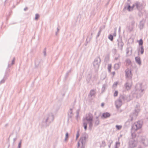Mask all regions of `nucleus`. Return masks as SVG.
<instances>
[{
  "mask_svg": "<svg viewBox=\"0 0 148 148\" xmlns=\"http://www.w3.org/2000/svg\"><path fill=\"white\" fill-rule=\"evenodd\" d=\"M122 102L123 101H125V95H121L119 97V99Z\"/></svg>",
  "mask_w": 148,
  "mask_h": 148,
  "instance_id": "obj_25",
  "label": "nucleus"
},
{
  "mask_svg": "<svg viewBox=\"0 0 148 148\" xmlns=\"http://www.w3.org/2000/svg\"><path fill=\"white\" fill-rule=\"evenodd\" d=\"M127 28L128 30L130 32H131L133 30L134 27L131 26V25H129L127 26Z\"/></svg>",
  "mask_w": 148,
  "mask_h": 148,
  "instance_id": "obj_29",
  "label": "nucleus"
},
{
  "mask_svg": "<svg viewBox=\"0 0 148 148\" xmlns=\"http://www.w3.org/2000/svg\"><path fill=\"white\" fill-rule=\"evenodd\" d=\"M43 53L44 54V56H46V48H45L43 51Z\"/></svg>",
  "mask_w": 148,
  "mask_h": 148,
  "instance_id": "obj_47",
  "label": "nucleus"
},
{
  "mask_svg": "<svg viewBox=\"0 0 148 148\" xmlns=\"http://www.w3.org/2000/svg\"><path fill=\"white\" fill-rule=\"evenodd\" d=\"M92 33H91L90 36H88L86 40V41L87 42V44L89 42L92 38Z\"/></svg>",
  "mask_w": 148,
  "mask_h": 148,
  "instance_id": "obj_21",
  "label": "nucleus"
},
{
  "mask_svg": "<svg viewBox=\"0 0 148 148\" xmlns=\"http://www.w3.org/2000/svg\"><path fill=\"white\" fill-rule=\"evenodd\" d=\"M143 40L142 39H140L139 42V45L140 46H143Z\"/></svg>",
  "mask_w": 148,
  "mask_h": 148,
  "instance_id": "obj_34",
  "label": "nucleus"
},
{
  "mask_svg": "<svg viewBox=\"0 0 148 148\" xmlns=\"http://www.w3.org/2000/svg\"><path fill=\"white\" fill-rule=\"evenodd\" d=\"M88 123L89 124V129L90 130H91L92 129V125H93L92 121H89V122H88Z\"/></svg>",
  "mask_w": 148,
  "mask_h": 148,
  "instance_id": "obj_31",
  "label": "nucleus"
},
{
  "mask_svg": "<svg viewBox=\"0 0 148 148\" xmlns=\"http://www.w3.org/2000/svg\"><path fill=\"white\" fill-rule=\"evenodd\" d=\"M125 101H130L132 99V98L130 95H125Z\"/></svg>",
  "mask_w": 148,
  "mask_h": 148,
  "instance_id": "obj_27",
  "label": "nucleus"
},
{
  "mask_svg": "<svg viewBox=\"0 0 148 148\" xmlns=\"http://www.w3.org/2000/svg\"><path fill=\"white\" fill-rule=\"evenodd\" d=\"M39 17V15L38 14H35V19L36 20H37L38 19Z\"/></svg>",
  "mask_w": 148,
  "mask_h": 148,
  "instance_id": "obj_38",
  "label": "nucleus"
},
{
  "mask_svg": "<svg viewBox=\"0 0 148 148\" xmlns=\"http://www.w3.org/2000/svg\"><path fill=\"white\" fill-rule=\"evenodd\" d=\"M17 139V138H14L13 139V145H14V143H15V141H16V140Z\"/></svg>",
  "mask_w": 148,
  "mask_h": 148,
  "instance_id": "obj_49",
  "label": "nucleus"
},
{
  "mask_svg": "<svg viewBox=\"0 0 148 148\" xmlns=\"http://www.w3.org/2000/svg\"><path fill=\"white\" fill-rule=\"evenodd\" d=\"M135 6L136 8L139 11L142 10L143 7L142 3L138 2L135 3Z\"/></svg>",
  "mask_w": 148,
  "mask_h": 148,
  "instance_id": "obj_9",
  "label": "nucleus"
},
{
  "mask_svg": "<svg viewBox=\"0 0 148 148\" xmlns=\"http://www.w3.org/2000/svg\"><path fill=\"white\" fill-rule=\"evenodd\" d=\"M108 38L111 41H112L113 40V35L112 34H110L108 36Z\"/></svg>",
  "mask_w": 148,
  "mask_h": 148,
  "instance_id": "obj_35",
  "label": "nucleus"
},
{
  "mask_svg": "<svg viewBox=\"0 0 148 148\" xmlns=\"http://www.w3.org/2000/svg\"><path fill=\"white\" fill-rule=\"evenodd\" d=\"M131 136L132 138L129 139L128 145L130 148H134L137 146L138 140L135 133H132Z\"/></svg>",
  "mask_w": 148,
  "mask_h": 148,
  "instance_id": "obj_2",
  "label": "nucleus"
},
{
  "mask_svg": "<svg viewBox=\"0 0 148 148\" xmlns=\"http://www.w3.org/2000/svg\"><path fill=\"white\" fill-rule=\"evenodd\" d=\"M95 91L94 90H90L89 94L88 95L89 97H92V96H94L95 94Z\"/></svg>",
  "mask_w": 148,
  "mask_h": 148,
  "instance_id": "obj_20",
  "label": "nucleus"
},
{
  "mask_svg": "<svg viewBox=\"0 0 148 148\" xmlns=\"http://www.w3.org/2000/svg\"><path fill=\"white\" fill-rule=\"evenodd\" d=\"M128 6L127 7L126 6H125L124 7V9H125L126 8H127V10H128L129 11H130L132 10V9L131 8V6L128 3Z\"/></svg>",
  "mask_w": 148,
  "mask_h": 148,
  "instance_id": "obj_28",
  "label": "nucleus"
},
{
  "mask_svg": "<svg viewBox=\"0 0 148 148\" xmlns=\"http://www.w3.org/2000/svg\"><path fill=\"white\" fill-rule=\"evenodd\" d=\"M115 127L117 130H119L121 128L122 126L121 125H116Z\"/></svg>",
  "mask_w": 148,
  "mask_h": 148,
  "instance_id": "obj_36",
  "label": "nucleus"
},
{
  "mask_svg": "<svg viewBox=\"0 0 148 148\" xmlns=\"http://www.w3.org/2000/svg\"><path fill=\"white\" fill-rule=\"evenodd\" d=\"M125 76L126 79L132 80V74L130 70L127 69L125 70Z\"/></svg>",
  "mask_w": 148,
  "mask_h": 148,
  "instance_id": "obj_6",
  "label": "nucleus"
},
{
  "mask_svg": "<svg viewBox=\"0 0 148 148\" xmlns=\"http://www.w3.org/2000/svg\"><path fill=\"white\" fill-rule=\"evenodd\" d=\"M130 20L131 21L130 25L134 27L135 24V21L134 20V18L132 17H130Z\"/></svg>",
  "mask_w": 148,
  "mask_h": 148,
  "instance_id": "obj_19",
  "label": "nucleus"
},
{
  "mask_svg": "<svg viewBox=\"0 0 148 148\" xmlns=\"http://www.w3.org/2000/svg\"><path fill=\"white\" fill-rule=\"evenodd\" d=\"M119 33L120 31H121V27L120 26L119 27Z\"/></svg>",
  "mask_w": 148,
  "mask_h": 148,
  "instance_id": "obj_59",
  "label": "nucleus"
},
{
  "mask_svg": "<svg viewBox=\"0 0 148 148\" xmlns=\"http://www.w3.org/2000/svg\"><path fill=\"white\" fill-rule=\"evenodd\" d=\"M83 126L84 127L85 130H86L87 129V123L85 121H83Z\"/></svg>",
  "mask_w": 148,
  "mask_h": 148,
  "instance_id": "obj_30",
  "label": "nucleus"
},
{
  "mask_svg": "<svg viewBox=\"0 0 148 148\" xmlns=\"http://www.w3.org/2000/svg\"><path fill=\"white\" fill-rule=\"evenodd\" d=\"M88 138V136L86 134H84L82 136H81L78 142V147L80 146V142L82 144V148H84L86 142V139Z\"/></svg>",
  "mask_w": 148,
  "mask_h": 148,
  "instance_id": "obj_4",
  "label": "nucleus"
},
{
  "mask_svg": "<svg viewBox=\"0 0 148 148\" xmlns=\"http://www.w3.org/2000/svg\"><path fill=\"white\" fill-rule=\"evenodd\" d=\"M138 105H136V108L135 110L130 114V119H129L128 120L129 121H131L136 119L138 115V113L139 111V109L138 107Z\"/></svg>",
  "mask_w": 148,
  "mask_h": 148,
  "instance_id": "obj_3",
  "label": "nucleus"
},
{
  "mask_svg": "<svg viewBox=\"0 0 148 148\" xmlns=\"http://www.w3.org/2000/svg\"><path fill=\"white\" fill-rule=\"evenodd\" d=\"M140 52L141 54H143L144 52V49L143 46H141L138 49V52L139 53V52Z\"/></svg>",
  "mask_w": 148,
  "mask_h": 148,
  "instance_id": "obj_16",
  "label": "nucleus"
},
{
  "mask_svg": "<svg viewBox=\"0 0 148 148\" xmlns=\"http://www.w3.org/2000/svg\"><path fill=\"white\" fill-rule=\"evenodd\" d=\"M102 144H104L105 143V142L104 141H103L102 142Z\"/></svg>",
  "mask_w": 148,
  "mask_h": 148,
  "instance_id": "obj_64",
  "label": "nucleus"
},
{
  "mask_svg": "<svg viewBox=\"0 0 148 148\" xmlns=\"http://www.w3.org/2000/svg\"><path fill=\"white\" fill-rule=\"evenodd\" d=\"M121 64L120 62L116 63L114 66V68L116 70L119 69L121 65Z\"/></svg>",
  "mask_w": 148,
  "mask_h": 148,
  "instance_id": "obj_23",
  "label": "nucleus"
},
{
  "mask_svg": "<svg viewBox=\"0 0 148 148\" xmlns=\"http://www.w3.org/2000/svg\"><path fill=\"white\" fill-rule=\"evenodd\" d=\"M79 114H76V118L77 119V118H78V117L79 116Z\"/></svg>",
  "mask_w": 148,
  "mask_h": 148,
  "instance_id": "obj_63",
  "label": "nucleus"
},
{
  "mask_svg": "<svg viewBox=\"0 0 148 148\" xmlns=\"http://www.w3.org/2000/svg\"><path fill=\"white\" fill-rule=\"evenodd\" d=\"M112 143V140H110L108 141V144H110L111 145V144Z\"/></svg>",
  "mask_w": 148,
  "mask_h": 148,
  "instance_id": "obj_48",
  "label": "nucleus"
},
{
  "mask_svg": "<svg viewBox=\"0 0 148 148\" xmlns=\"http://www.w3.org/2000/svg\"><path fill=\"white\" fill-rule=\"evenodd\" d=\"M27 9H28V8L27 7H26L24 8V10L25 11H26L27 10Z\"/></svg>",
  "mask_w": 148,
  "mask_h": 148,
  "instance_id": "obj_58",
  "label": "nucleus"
},
{
  "mask_svg": "<svg viewBox=\"0 0 148 148\" xmlns=\"http://www.w3.org/2000/svg\"><path fill=\"white\" fill-rule=\"evenodd\" d=\"M79 130H78L77 132V134H76V137H77V138H78L79 136Z\"/></svg>",
  "mask_w": 148,
  "mask_h": 148,
  "instance_id": "obj_43",
  "label": "nucleus"
},
{
  "mask_svg": "<svg viewBox=\"0 0 148 148\" xmlns=\"http://www.w3.org/2000/svg\"><path fill=\"white\" fill-rule=\"evenodd\" d=\"M8 76V75L7 73H5L3 79L0 81V84L4 83Z\"/></svg>",
  "mask_w": 148,
  "mask_h": 148,
  "instance_id": "obj_15",
  "label": "nucleus"
},
{
  "mask_svg": "<svg viewBox=\"0 0 148 148\" xmlns=\"http://www.w3.org/2000/svg\"><path fill=\"white\" fill-rule=\"evenodd\" d=\"M118 84V83L117 82H115L114 84H113V86H116Z\"/></svg>",
  "mask_w": 148,
  "mask_h": 148,
  "instance_id": "obj_54",
  "label": "nucleus"
},
{
  "mask_svg": "<svg viewBox=\"0 0 148 148\" xmlns=\"http://www.w3.org/2000/svg\"><path fill=\"white\" fill-rule=\"evenodd\" d=\"M101 62V59L99 56L95 58L93 62L94 67L97 69L99 68Z\"/></svg>",
  "mask_w": 148,
  "mask_h": 148,
  "instance_id": "obj_5",
  "label": "nucleus"
},
{
  "mask_svg": "<svg viewBox=\"0 0 148 148\" xmlns=\"http://www.w3.org/2000/svg\"><path fill=\"white\" fill-rule=\"evenodd\" d=\"M127 80V82L125 84V88L127 90L130 89L131 86L132 80Z\"/></svg>",
  "mask_w": 148,
  "mask_h": 148,
  "instance_id": "obj_10",
  "label": "nucleus"
},
{
  "mask_svg": "<svg viewBox=\"0 0 148 148\" xmlns=\"http://www.w3.org/2000/svg\"><path fill=\"white\" fill-rule=\"evenodd\" d=\"M135 6V3L134 4H133L132 6H131L132 10H133V9Z\"/></svg>",
  "mask_w": 148,
  "mask_h": 148,
  "instance_id": "obj_52",
  "label": "nucleus"
},
{
  "mask_svg": "<svg viewBox=\"0 0 148 148\" xmlns=\"http://www.w3.org/2000/svg\"><path fill=\"white\" fill-rule=\"evenodd\" d=\"M120 57V55L118 54V56L116 57H115V58L114 60H117Z\"/></svg>",
  "mask_w": 148,
  "mask_h": 148,
  "instance_id": "obj_44",
  "label": "nucleus"
},
{
  "mask_svg": "<svg viewBox=\"0 0 148 148\" xmlns=\"http://www.w3.org/2000/svg\"><path fill=\"white\" fill-rule=\"evenodd\" d=\"M129 51L128 49H127L126 50V54H128Z\"/></svg>",
  "mask_w": 148,
  "mask_h": 148,
  "instance_id": "obj_56",
  "label": "nucleus"
},
{
  "mask_svg": "<svg viewBox=\"0 0 148 148\" xmlns=\"http://www.w3.org/2000/svg\"><path fill=\"white\" fill-rule=\"evenodd\" d=\"M94 10H92L91 12V15L94 16Z\"/></svg>",
  "mask_w": 148,
  "mask_h": 148,
  "instance_id": "obj_45",
  "label": "nucleus"
},
{
  "mask_svg": "<svg viewBox=\"0 0 148 148\" xmlns=\"http://www.w3.org/2000/svg\"><path fill=\"white\" fill-rule=\"evenodd\" d=\"M21 140L19 142L18 146V148H21Z\"/></svg>",
  "mask_w": 148,
  "mask_h": 148,
  "instance_id": "obj_41",
  "label": "nucleus"
},
{
  "mask_svg": "<svg viewBox=\"0 0 148 148\" xmlns=\"http://www.w3.org/2000/svg\"><path fill=\"white\" fill-rule=\"evenodd\" d=\"M93 116L90 113H89L86 115V116L85 118L83 119V121H93Z\"/></svg>",
  "mask_w": 148,
  "mask_h": 148,
  "instance_id": "obj_8",
  "label": "nucleus"
},
{
  "mask_svg": "<svg viewBox=\"0 0 148 148\" xmlns=\"http://www.w3.org/2000/svg\"><path fill=\"white\" fill-rule=\"evenodd\" d=\"M117 41L118 47L121 50H122L123 45V43L122 42V40L120 38L118 39Z\"/></svg>",
  "mask_w": 148,
  "mask_h": 148,
  "instance_id": "obj_11",
  "label": "nucleus"
},
{
  "mask_svg": "<svg viewBox=\"0 0 148 148\" xmlns=\"http://www.w3.org/2000/svg\"><path fill=\"white\" fill-rule=\"evenodd\" d=\"M79 109L77 110L76 112V114H79Z\"/></svg>",
  "mask_w": 148,
  "mask_h": 148,
  "instance_id": "obj_50",
  "label": "nucleus"
},
{
  "mask_svg": "<svg viewBox=\"0 0 148 148\" xmlns=\"http://www.w3.org/2000/svg\"><path fill=\"white\" fill-rule=\"evenodd\" d=\"M113 50L114 53H115L116 52V49H114Z\"/></svg>",
  "mask_w": 148,
  "mask_h": 148,
  "instance_id": "obj_61",
  "label": "nucleus"
},
{
  "mask_svg": "<svg viewBox=\"0 0 148 148\" xmlns=\"http://www.w3.org/2000/svg\"><path fill=\"white\" fill-rule=\"evenodd\" d=\"M135 60L136 62L139 65H140L141 62L140 60V58L139 57H136L135 58Z\"/></svg>",
  "mask_w": 148,
  "mask_h": 148,
  "instance_id": "obj_17",
  "label": "nucleus"
},
{
  "mask_svg": "<svg viewBox=\"0 0 148 148\" xmlns=\"http://www.w3.org/2000/svg\"><path fill=\"white\" fill-rule=\"evenodd\" d=\"M126 62L128 64H130L131 63V61L130 59H127L126 61Z\"/></svg>",
  "mask_w": 148,
  "mask_h": 148,
  "instance_id": "obj_42",
  "label": "nucleus"
},
{
  "mask_svg": "<svg viewBox=\"0 0 148 148\" xmlns=\"http://www.w3.org/2000/svg\"><path fill=\"white\" fill-rule=\"evenodd\" d=\"M120 144V143L119 142H116V143L115 146H117V145H119Z\"/></svg>",
  "mask_w": 148,
  "mask_h": 148,
  "instance_id": "obj_51",
  "label": "nucleus"
},
{
  "mask_svg": "<svg viewBox=\"0 0 148 148\" xmlns=\"http://www.w3.org/2000/svg\"><path fill=\"white\" fill-rule=\"evenodd\" d=\"M137 86H138L139 87V88H136V90H138L141 93L143 92V91L144 90V89H141V84H139Z\"/></svg>",
  "mask_w": 148,
  "mask_h": 148,
  "instance_id": "obj_22",
  "label": "nucleus"
},
{
  "mask_svg": "<svg viewBox=\"0 0 148 148\" xmlns=\"http://www.w3.org/2000/svg\"><path fill=\"white\" fill-rule=\"evenodd\" d=\"M122 104V102L119 99L115 102V105L116 107L117 108H119L120 107Z\"/></svg>",
  "mask_w": 148,
  "mask_h": 148,
  "instance_id": "obj_13",
  "label": "nucleus"
},
{
  "mask_svg": "<svg viewBox=\"0 0 148 148\" xmlns=\"http://www.w3.org/2000/svg\"><path fill=\"white\" fill-rule=\"evenodd\" d=\"M99 116H96L95 122V126H97L99 124Z\"/></svg>",
  "mask_w": 148,
  "mask_h": 148,
  "instance_id": "obj_18",
  "label": "nucleus"
},
{
  "mask_svg": "<svg viewBox=\"0 0 148 148\" xmlns=\"http://www.w3.org/2000/svg\"><path fill=\"white\" fill-rule=\"evenodd\" d=\"M91 76H90V77L88 78V80L89 81H90V79H91Z\"/></svg>",
  "mask_w": 148,
  "mask_h": 148,
  "instance_id": "obj_60",
  "label": "nucleus"
},
{
  "mask_svg": "<svg viewBox=\"0 0 148 148\" xmlns=\"http://www.w3.org/2000/svg\"><path fill=\"white\" fill-rule=\"evenodd\" d=\"M101 106L102 107H103L104 106V103H101Z\"/></svg>",
  "mask_w": 148,
  "mask_h": 148,
  "instance_id": "obj_62",
  "label": "nucleus"
},
{
  "mask_svg": "<svg viewBox=\"0 0 148 148\" xmlns=\"http://www.w3.org/2000/svg\"><path fill=\"white\" fill-rule=\"evenodd\" d=\"M111 116L110 113L108 112H106L103 113L101 116V118L106 119L109 118Z\"/></svg>",
  "mask_w": 148,
  "mask_h": 148,
  "instance_id": "obj_12",
  "label": "nucleus"
},
{
  "mask_svg": "<svg viewBox=\"0 0 148 148\" xmlns=\"http://www.w3.org/2000/svg\"><path fill=\"white\" fill-rule=\"evenodd\" d=\"M144 26V23L143 22V21H140L139 24V27L140 29H143Z\"/></svg>",
  "mask_w": 148,
  "mask_h": 148,
  "instance_id": "obj_26",
  "label": "nucleus"
},
{
  "mask_svg": "<svg viewBox=\"0 0 148 148\" xmlns=\"http://www.w3.org/2000/svg\"><path fill=\"white\" fill-rule=\"evenodd\" d=\"M69 72H68L67 73H66V75H65V78H67V77L68 76V75H69Z\"/></svg>",
  "mask_w": 148,
  "mask_h": 148,
  "instance_id": "obj_53",
  "label": "nucleus"
},
{
  "mask_svg": "<svg viewBox=\"0 0 148 148\" xmlns=\"http://www.w3.org/2000/svg\"><path fill=\"white\" fill-rule=\"evenodd\" d=\"M101 27L99 28V32H98L97 35V36L96 37L97 38L101 34Z\"/></svg>",
  "mask_w": 148,
  "mask_h": 148,
  "instance_id": "obj_33",
  "label": "nucleus"
},
{
  "mask_svg": "<svg viewBox=\"0 0 148 148\" xmlns=\"http://www.w3.org/2000/svg\"><path fill=\"white\" fill-rule=\"evenodd\" d=\"M111 65L110 64H109L108 65V70L109 72H110L111 71Z\"/></svg>",
  "mask_w": 148,
  "mask_h": 148,
  "instance_id": "obj_37",
  "label": "nucleus"
},
{
  "mask_svg": "<svg viewBox=\"0 0 148 148\" xmlns=\"http://www.w3.org/2000/svg\"><path fill=\"white\" fill-rule=\"evenodd\" d=\"M54 119V116L52 113H50L45 116L39 125L42 128H46L49 126Z\"/></svg>",
  "mask_w": 148,
  "mask_h": 148,
  "instance_id": "obj_1",
  "label": "nucleus"
},
{
  "mask_svg": "<svg viewBox=\"0 0 148 148\" xmlns=\"http://www.w3.org/2000/svg\"><path fill=\"white\" fill-rule=\"evenodd\" d=\"M69 136V134L68 132H67L65 135V141H66L67 139L68 138Z\"/></svg>",
  "mask_w": 148,
  "mask_h": 148,
  "instance_id": "obj_39",
  "label": "nucleus"
},
{
  "mask_svg": "<svg viewBox=\"0 0 148 148\" xmlns=\"http://www.w3.org/2000/svg\"><path fill=\"white\" fill-rule=\"evenodd\" d=\"M14 61H15V58H13V59L12 61V62L11 63V65H13L14 63Z\"/></svg>",
  "mask_w": 148,
  "mask_h": 148,
  "instance_id": "obj_46",
  "label": "nucleus"
},
{
  "mask_svg": "<svg viewBox=\"0 0 148 148\" xmlns=\"http://www.w3.org/2000/svg\"><path fill=\"white\" fill-rule=\"evenodd\" d=\"M41 60L40 59H36L35 60V66L36 67H38L40 64Z\"/></svg>",
  "mask_w": 148,
  "mask_h": 148,
  "instance_id": "obj_24",
  "label": "nucleus"
},
{
  "mask_svg": "<svg viewBox=\"0 0 148 148\" xmlns=\"http://www.w3.org/2000/svg\"><path fill=\"white\" fill-rule=\"evenodd\" d=\"M70 111L68 113V120H69L70 119H71L72 116H73V112H72V108H70Z\"/></svg>",
  "mask_w": 148,
  "mask_h": 148,
  "instance_id": "obj_14",
  "label": "nucleus"
},
{
  "mask_svg": "<svg viewBox=\"0 0 148 148\" xmlns=\"http://www.w3.org/2000/svg\"><path fill=\"white\" fill-rule=\"evenodd\" d=\"M106 87V84H104L103 85L102 87L101 88V91H102V92H103L104 91Z\"/></svg>",
  "mask_w": 148,
  "mask_h": 148,
  "instance_id": "obj_32",
  "label": "nucleus"
},
{
  "mask_svg": "<svg viewBox=\"0 0 148 148\" xmlns=\"http://www.w3.org/2000/svg\"><path fill=\"white\" fill-rule=\"evenodd\" d=\"M118 94V92L117 90H116L115 91V92L114 93V97H116L117 96Z\"/></svg>",
  "mask_w": 148,
  "mask_h": 148,
  "instance_id": "obj_40",
  "label": "nucleus"
},
{
  "mask_svg": "<svg viewBox=\"0 0 148 148\" xmlns=\"http://www.w3.org/2000/svg\"><path fill=\"white\" fill-rule=\"evenodd\" d=\"M116 30L114 31V32L113 34V35L114 36H116Z\"/></svg>",
  "mask_w": 148,
  "mask_h": 148,
  "instance_id": "obj_57",
  "label": "nucleus"
},
{
  "mask_svg": "<svg viewBox=\"0 0 148 148\" xmlns=\"http://www.w3.org/2000/svg\"><path fill=\"white\" fill-rule=\"evenodd\" d=\"M59 29L58 28V27L57 28V32L56 33V35L57 34V33L59 31Z\"/></svg>",
  "mask_w": 148,
  "mask_h": 148,
  "instance_id": "obj_55",
  "label": "nucleus"
},
{
  "mask_svg": "<svg viewBox=\"0 0 148 148\" xmlns=\"http://www.w3.org/2000/svg\"><path fill=\"white\" fill-rule=\"evenodd\" d=\"M142 127V124L140 123V121H138L134 123L132 126V129L133 130L136 131L138 129H140Z\"/></svg>",
  "mask_w": 148,
  "mask_h": 148,
  "instance_id": "obj_7",
  "label": "nucleus"
}]
</instances>
